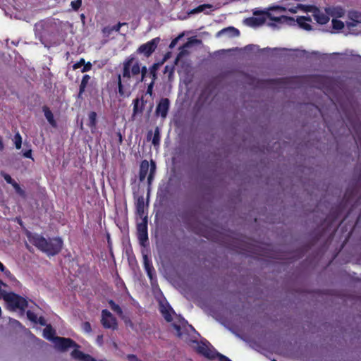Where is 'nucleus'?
Masks as SVG:
<instances>
[{
    "label": "nucleus",
    "instance_id": "22",
    "mask_svg": "<svg viewBox=\"0 0 361 361\" xmlns=\"http://www.w3.org/2000/svg\"><path fill=\"white\" fill-rule=\"evenodd\" d=\"M42 111H43L44 116H45L46 119L47 120V121L49 122V123L52 127H56V125H57L56 121L54 119V114L51 112V111L50 110V109L47 106H44L42 107Z\"/></svg>",
    "mask_w": 361,
    "mask_h": 361
},
{
    "label": "nucleus",
    "instance_id": "40",
    "mask_svg": "<svg viewBox=\"0 0 361 361\" xmlns=\"http://www.w3.org/2000/svg\"><path fill=\"white\" fill-rule=\"evenodd\" d=\"M126 25H127L126 23H120L119 22L116 25H114L111 28H110L109 32H110V31L119 32L121 27Z\"/></svg>",
    "mask_w": 361,
    "mask_h": 361
},
{
    "label": "nucleus",
    "instance_id": "15",
    "mask_svg": "<svg viewBox=\"0 0 361 361\" xmlns=\"http://www.w3.org/2000/svg\"><path fill=\"white\" fill-rule=\"evenodd\" d=\"M159 310L166 322H171L173 320L172 314H175V312L169 303H166V305L161 304Z\"/></svg>",
    "mask_w": 361,
    "mask_h": 361
},
{
    "label": "nucleus",
    "instance_id": "28",
    "mask_svg": "<svg viewBox=\"0 0 361 361\" xmlns=\"http://www.w3.org/2000/svg\"><path fill=\"white\" fill-rule=\"evenodd\" d=\"M144 265H145V269L147 271V276H149V278L150 279H152L153 273L154 272V267H153L152 263H150L148 261L147 256L145 257Z\"/></svg>",
    "mask_w": 361,
    "mask_h": 361
},
{
    "label": "nucleus",
    "instance_id": "9",
    "mask_svg": "<svg viewBox=\"0 0 361 361\" xmlns=\"http://www.w3.org/2000/svg\"><path fill=\"white\" fill-rule=\"evenodd\" d=\"M137 238L141 245L145 246L148 241L147 219L145 217L137 226Z\"/></svg>",
    "mask_w": 361,
    "mask_h": 361
},
{
    "label": "nucleus",
    "instance_id": "53",
    "mask_svg": "<svg viewBox=\"0 0 361 361\" xmlns=\"http://www.w3.org/2000/svg\"><path fill=\"white\" fill-rule=\"evenodd\" d=\"M354 139L355 140V142L357 145H361V141H360V137L358 135H356V136L354 137Z\"/></svg>",
    "mask_w": 361,
    "mask_h": 361
},
{
    "label": "nucleus",
    "instance_id": "27",
    "mask_svg": "<svg viewBox=\"0 0 361 361\" xmlns=\"http://www.w3.org/2000/svg\"><path fill=\"white\" fill-rule=\"evenodd\" d=\"M156 169H157L156 163H155V161L152 160L150 162L149 169V173L147 177V183H148L149 186L152 184V182L154 179Z\"/></svg>",
    "mask_w": 361,
    "mask_h": 361
},
{
    "label": "nucleus",
    "instance_id": "64",
    "mask_svg": "<svg viewBox=\"0 0 361 361\" xmlns=\"http://www.w3.org/2000/svg\"><path fill=\"white\" fill-rule=\"evenodd\" d=\"M308 106L312 107V108H314V109H317V106H314V104H309Z\"/></svg>",
    "mask_w": 361,
    "mask_h": 361
},
{
    "label": "nucleus",
    "instance_id": "61",
    "mask_svg": "<svg viewBox=\"0 0 361 361\" xmlns=\"http://www.w3.org/2000/svg\"><path fill=\"white\" fill-rule=\"evenodd\" d=\"M352 210V208L350 209V211L347 213V215L345 216V218L343 219V221L340 223V225L342 224V222L345 220V219L350 214V212Z\"/></svg>",
    "mask_w": 361,
    "mask_h": 361
},
{
    "label": "nucleus",
    "instance_id": "63",
    "mask_svg": "<svg viewBox=\"0 0 361 361\" xmlns=\"http://www.w3.org/2000/svg\"><path fill=\"white\" fill-rule=\"evenodd\" d=\"M360 219V214H359L358 216L357 217V219H356V221H355V224H357L358 223Z\"/></svg>",
    "mask_w": 361,
    "mask_h": 361
},
{
    "label": "nucleus",
    "instance_id": "19",
    "mask_svg": "<svg viewBox=\"0 0 361 361\" xmlns=\"http://www.w3.org/2000/svg\"><path fill=\"white\" fill-rule=\"evenodd\" d=\"M149 164L148 161H147V160L142 161L140 163V170H139V180L140 182H143L145 180L147 173L149 171Z\"/></svg>",
    "mask_w": 361,
    "mask_h": 361
},
{
    "label": "nucleus",
    "instance_id": "31",
    "mask_svg": "<svg viewBox=\"0 0 361 361\" xmlns=\"http://www.w3.org/2000/svg\"><path fill=\"white\" fill-rule=\"evenodd\" d=\"M109 305H110L111 309L119 316H121L123 314V310L121 307L118 304H116L113 300H110L109 301Z\"/></svg>",
    "mask_w": 361,
    "mask_h": 361
},
{
    "label": "nucleus",
    "instance_id": "62",
    "mask_svg": "<svg viewBox=\"0 0 361 361\" xmlns=\"http://www.w3.org/2000/svg\"><path fill=\"white\" fill-rule=\"evenodd\" d=\"M252 48V45H247L245 47V50H250Z\"/></svg>",
    "mask_w": 361,
    "mask_h": 361
},
{
    "label": "nucleus",
    "instance_id": "2",
    "mask_svg": "<svg viewBox=\"0 0 361 361\" xmlns=\"http://www.w3.org/2000/svg\"><path fill=\"white\" fill-rule=\"evenodd\" d=\"M355 195V189L348 187L344 194L341 202L331 207L329 213L326 216L324 221L322 223V231L314 238V240H318L326 231H330L334 224L338 220L343 212L350 204Z\"/></svg>",
    "mask_w": 361,
    "mask_h": 361
},
{
    "label": "nucleus",
    "instance_id": "46",
    "mask_svg": "<svg viewBox=\"0 0 361 361\" xmlns=\"http://www.w3.org/2000/svg\"><path fill=\"white\" fill-rule=\"evenodd\" d=\"M1 271L3 272L4 274L8 279H14L13 275L11 274V272L8 269L6 268V267H4V270Z\"/></svg>",
    "mask_w": 361,
    "mask_h": 361
},
{
    "label": "nucleus",
    "instance_id": "6",
    "mask_svg": "<svg viewBox=\"0 0 361 361\" xmlns=\"http://www.w3.org/2000/svg\"><path fill=\"white\" fill-rule=\"evenodd\" d=\"M161 39L155 37L141 44L136 50L135 54H142L145 57L149 58L157 49Z\"/></svg>",
    "mask_w": 361,
    "mask_h": 361
},
{
    "label": "nucleus",
    "instance_id": "33",
    "mask_svg": "<svg viewBox=\"0 0 361 361\" xmlns=\"http://www.w3.org/2000/svg\"><path fill=\"white\" fill-rule=\"evenodd\" d=\"M87 354H85L83 352L78 350V349H74L72 353H71V355L73 358L76 359V360H81L85 357V356Z\"/></svg>",
    "mask_w": 361,
    "mask_h": 361
},
{
    "label": "nucleus",
    "instance_id": "57",
    "mask_svg": "<svg viewBox=\"0 0 361 361\" xmlns=\"http://www.w3.org/2000/svg\"><path fill=\"white\" fill-rule=\"evenodd\" d=\"M273 9H279V10H281V11H285L286 10L285 8L281 7V6H276Z\"/></svg>",
    "mask_w": 361,
    "mask_h": 361
},
{
    "label": "nucleus",
    "instance_id": "39",
    "mask_svg": "<svg viewBox=\"0 0 361 361\" xmlns=\"http://www.w3.org/2000/svg\"><path fill=\"white\" fill-rule=\"evenodd\" d=\"M13 187V188L15 189L16 192L20 195V196H24L25 195V191L20 188V185L16 182L14 184H13L12 185Z\"/></svg>",
    "mask_w": 361,
    "mask_h": 361
},
{
    "label": "nucleus",
    "instance_id": "56",
    "mask_svg": "<svg viewBox=\"0 0 361 361\" xmlns=\"http://www.w3.org/2000/svg\"><path fill=\"white\" fill-rule=\"evenodd\" d=\"M4 145L1 137H0V150L4 149Z\"/></svg>",
    "mask_w": 361,
    "mask_h": 361
},
{
    "label": "nucleus",
    "instance_id": "37",
    "mask_svg": "<svg viewBox=\"0 0 361 361\" xmlns=\"http://www.w3.org/2000/svg\"><path fill=\"white\" fill-rule=\"evenodd\" d=\"M26 314L29 320L35 324L37 323V316L35 312H32L31 310H27Z\"/></svg>",
    "mask_w": 361,
    "mask_h": 361
},
{
    "label": "nucleus",
    "instance_id": "49",
    "mask_svg": "<svg viewBox=\"0 0 361 361\" xmlns=\"http://www.w3.org/2000/svg\"><path fill=\"white\" fill-rule=\"evenodd\" d=\"M164 73H166L168 72L170 73V74L173 73V66H170L169 65H166L164 68Z\"/></svg>",
    "mask_w": 361,
    "mask_h": 361
},
{
    "label": "nucleus",
    "instance_id": "32",
    "mask_svg": "<svg viewBox=\"0 0 361 361\" xmlns=\"http://www.w3.org/2000/svg\"><path fill=\"white\" fill-rule=\"evenodd\" d=\"M212 7V5L209 4H202V5L198 6L195 8L192 9L190 12V13L195 14V13H200V12L204 11L205 8H210Z\"/></svg>",
    "mask_w": 361,
    "mask_h": 361
},
{
    "label": "nucleus",
    "instance_id": "5",
    "mask_svg": "<svg viewBox=\"0 0 361 361\" xmlns=\"http://www.w3.org/2000/svg\"><path fill=\"white\" fill-rule=\"evenodd\" d=\"M192 343L196 344L195 346H194L196 352L209 359V360H214L216 357V350L214 348V347L210 344L209 341L207 340L197 341L196 340H191L190 341Z\"/></svg>",
    "mask_w": 361,
    "mask_h": 361
},
{
    "label": "nucleus",
    "instance_id": "3",
    "mask_svg": "<svg viewBox=\"0 0 361 361\" xmlns=\"http://www.w3.org/2000/svg\"><path fill=\"white\" fill-rule=\"evenodd\" d=\"M27 238L30 243L48 255L54 256L59 253L63 247V240L60 238L47 240L38 234L29 233Z\"/></svg>",
    "mask_w": 361,
    "mask_h": 361
},
{
    "label": "nucleus",
    "instance_id": "20",
    "mask_svg": "<svg viewBox=\"0 0 361 361\" xmlns=\"http://www.w3.org/2000/svg\"><path fill=\"white\" fill-rule=\"evenodd\" d=\"M223 35H227L229 37H237L239 36L240 31L233 27H228L219 31L216 33V37H219Z\"/></svg>",
    "mask_w": 361,
    "mask_h": 361
},
{
    "label": "nucleus",
    "instance_id": "21",
    "mask_svg": "<svg viewBox=\"0 0 361 361\" xmlns=\"http://www.w3.org/2000/svg\"><path fill=\"white\" fill-rule=\"evenodd\" d=\"M97 114L95 111H90L88 114L87 126L90 128L91 133H94L97 130Z\"/></svg>",
    "mask_w": 361,
    "mask_h": 361
},
{
    "label": "nucleus",
    "instance_id": "18",
    "mask_svg": "<svg viewBox=\"0 0 361 361\" xmlns=\"http://www.w3.org/2000/svg\"><path fill=\"white\" fill-rule=\"evenodd\" d=\"M349 18L351 21L347 23L349 28L355 27L358 23H361V13L357 11H352L349 13Z\"/></svg>",
    "mask_w": 361,
    "mask_h": 361
},
{
    "label": "nucleus",
    "instance_id": "29",
    "mask_svg": "<svg viewBox=\"0 0 361 361\" xmlns=\"http://www.w3.org/2000/svg\"><path fill=\"white\" fill-rule=\"evenodd\" d=\"M44 336L48 340H53L54 341L55 331L51 325H48L43 331Z\"/></svg>",
    "mask_w": 361,
    "mask_h": 361
},
{
    "label": "nucleus",
    "instance_id": "42",
    "mask_svg": "<svg viewBox=\"0 0 361 361\" xmlns=\"http://www.w3.org/2000/svg\"><path fill=\"white\" fill-rule=\"evenodd\" d=\"M85 59L83 58H81L78 62L73 65V69L76 70L80 68L83 64H85Z\"/></svg>",
    "mask_w": 361,
    "mask_h": 361
},
{
    "label": "nucleus",
    "instance_id": "13",
    "mask_svg": "<svg viewBox=\"0 0 361 361\" xmlns=\"http://www.w3.org/2000/svg\"><path fill=\"white\" fill-rule=\"evenodd\" d=\"M170 101L168 98H161L157 104L155 114L157 116L166 118L169 110Z\"/></svg>",
    "mask_w": 361,
    "mask_h": 361
},
{
    "label": "nucleus",
    "instance_id": "1",
    "mask_svg": "<svg viewBox=\"0 0 361 361\" xmlns=\"http://www.w3.org/2000/svg\"><path fill=\"white\" fill-rule=\"evenodd\" d=\"M149 70L144 66L140 67L139 61L136 59L135 54H133L128 56L123 63V69L121 74L118 75V92L119 96L128 97L130 92L126 90V85L129 87V84H126L128 80L132 77H135L141 74L139 82H144L147 76Z\"/></svg>",
    "mask_w": 361,
    "mask_h": 361
},
{
    "label": "nucleus",
    "instance_id": "4",
    "mask_svg": "<svg viewBox=\"0 0 361 361\" xmlns=\"http://www.w3.org/2000/svg\"><path fill=\"white\" fill-rule=\"evenodd\" d=\"M4 300L13 310L19 309L22 312H24L28 306L27 300L25 298L13 292L4 294Z\"/></svg>",
    "mask_w": 361,
    "mask_h": 361
},
{
    "label": "nucleus",
    "instance_id": "34",
    "mask_svg": "<svg viewBox=\"0 0 361 361\" xmlns=\"http://www.w3.org/2000/svg\"><path fill=\"white\" fill-rule=\"evenodd\" d=\"M13 140L16 148L20 149L22 146V137L18 132L15 134Z\"/></svg>",
    "mask_w": 361,
    "mask_h": 361
},
{
    "label": "nucleus",
    "instance_id": "50",
    "mask_svg": "<svg viewBox=\"0 0 361 361\" xmlns=\"http://www.w3.org/2000/svg\"><path fill=\"white\" fill-rule=\"evenodd\" d=\"M37 324H39L42 326H44V325H46V320L43 317H39V318L37 317Z\"/></svg>",
    "mask_w": 361,
    "mask_h": 361
},
{
    "label": "nucleus",
    "instance_id": "45",
    "mask_svg": "<svg viewBox=\"0 0 361 361\" xmlns=\"http://www.w3.org/2000/svg\"><path fill=\"white\" fill-rule=\"evenodd\" d=\"M344 15V11L341 8H336L332 16H336L337 17H341Z\"/></svg>",
    "mask_w": 361,
    "mask_h": 361
},
{
    "label": "nucleus",
    "instance_id": "23",
    "mask_svg": "<svg viewBox=\"0 0 361 361\" xmlns=\"http://www.w3.org/2000/svg\"><path fill=\"white\" fill-rule=\"evenodd\" d=\"M306 21L311 22V18L310 16H300L297 18V23L300 27L305 30H311L312 26L309 23H306Z\"/></svg>",
    "mask_w": 361,
    "mask_h": 361
},
{
    "label": "nucleus",
    "instance_id": "36",
    "mask_svg": "<svg viewBox=\"0 0 361 361\" xmlns=\"http://www.w3.org/2000/svg\"><path fill=\"white\" fill-rule=\"evenodd\" d=\"M1 176L4 178L7 183L11 184V185H13V184H14L16 182L11 178V176L9 174L4 171L1 172Z\"/></svg>",
    "mask_w": 361,
    "mask_h": 361
},
{
    "label": "nucleus",
    "instance_id": "47",
    "mask_svg": "<svg viewBox=\"0 0 361 361\" xmlns=\"http://www.w3.org/2000/svg\"><path fill=\"white\" fill-rule=\"evenodd\" d=\"M32 151L31 149H30L25 151L23 153V156L25 158H29V159H32V160H34V159L32 158Z\"/></svg>",
    "mask_w": 361,
    "mask_h": 361
},
{
    "label": "nucleus",
    "instance_id": "43",
    "mask_svg": "<svg viewBox=\"0 0 361 361\" xmlns=\"http://www.w3.org/2000/svg\"><path fill=\"white\" fill-rule=\"evenodd\" d=\"M82 329L87 333H90L92 331L90 323L89 322H84L82 324Z\"/></svg>",
    "mask_w": 361,
    "mask_h": 361
},
{
    "label": "nucleus",
    "instance_id": "35",
    "mask_svg": "<svg viewBox=\"0 0 361 361\" xmlns=\"http://www.w3.org/2000/svg\"><path fill=\"white\" fill-rule=\"evenodd\" d=\"M333 28L337 30H342L344 27V23L343 21L338 19L332 20Z\"/></svg>",
    "mask_w": 361,
    "mask_h": 361
},
{
    "label": "nucleus",
    "instance_id": "8",
    "mask_svg": "<svg viewBox=\"0 0 361 361\" xmlns=\"http://www.w3.org/2000/svg\"><path fill=\"white\" fill-rule=\"evenodd\" d=\"M101 323L105 329L116 330L118 328L116 318L106 309L102 311Z\"/></svg>",
    "mask_w": 361,
    "mask_h": 361
},
{
    "label": "nucleus",
    "instance_id": "11",
    "mask_svg": "<svg viewBox=\"0 0 361 361\" xmlns=\"http://www.w3.org/2000/svg\"><path fill=\"white\" fill-rule=\"evenodd\" d=\"M172 326L176 331V336L178 338H183L185 331H188V329H190L192 331H195L193 326L188 324V322L183 318H178V321L173 322Z\"/></svg>",
    "mask_w": 361,
    "mask_h": 361
},
{
    "label": "nucleus",
    "instance_id": "30",
    "mask_svg": "<svg viewBox=\"0 0 361 361\" xmlns=\"http://www.w3.org/2000/svg\"><path fill=\"white\" fill-rule=\"evenodd\" d=\"M160 139H161L160 130H159V127H156L154 129V136H153L152 141V145L154 147L159 146L160 144Z\"/></svg>",
    "mask_w": 361,
    "mask_h": 361
},
{
    "label": "nucleus",
    "instance_id": "26",
    "mask_svg": "<svg viewBox=\"0 0 361 361\" xmlns=\"http://www.w3.org/2000/svg\"><path fill=\"white\" fill-rule=\"evenodd\" d=\"M136 210L137 214L140 216H142L144 214V209H145V200L144 197L142 196H140L137 198L136 203Z\"/></svg>",
    "mask_w": 361,
    "mask_h": 361
},
{
    "label": "nucleus",
    "instance_id": "10",
    "mask_svg": "<svg viewBox=\"0 0 361 361\" xmlns=\"http://www.w3.org/2000/svg\"><path fill=\"white\" fill-rule=\"evenodd\" d=\"M54 344L56 347L61 351L67 350L70 348L79 345L71 338L56 336L54 338Z\"/></svg>",
    "mask_w": 361,
    "mask_h": 361
},
{
    "label": "nucleus",
    "instance_id": "48",
    "mask_svg": "<svg viewBox=\"0 0 361 361\" xmlns=\"http://www.w3.org/2000/svg\"><path fill=\"white\" fill-rule=\"evenodd\" d=\"M124 322L126 324V326H130V328L133 329L134 327V324L133 322L131 321V319L130 318H126L124 319Z\"/></svg>",
    "mask_w": 361,
    "mask_h": 361
},
{
    "label": "nucleus",
    "instance_id": "16",
    "mask_svg": "<svg viewBox=\"0 0 361 361\" xmlns=\"http://www.w3.org/2000/svg\"><path fill=\"white\" fill-rule=\"evenodd\" d=\"M314 20L321 25L326 24L329 20V17L322 12L317 7L312 13Z\"/></svg>",
    "mask_w": 361,
    "mask_h": 361
},
{
    "label": "nucleus",
    "instance_id": "52",
    "mask_svg": "<svg viewBox=\"0 0 361 361\" xmlns=\"http://www.w3.org/2000/svg\"><path fill=\"white\" fill-rule=\"evenodd\" d=\"M82 361H97L94 358H93L90 355L87 354L85 357L82 360Z\"/></svg>",
    "mask_w": 361,
    "mask_h": 361
},
{
    "label": "nucleus",
    "instance_id": "60",
    "mask_svg": "<svg viewBox=\"0 0 361 361\" xmlns=\"http://www.w3.org/2000/svg\"><path fill=\"white\" fill-rule=\"evenodd\" d=\"M5 266L0 262V271L4 270Z\"/></svg>",
    "mask_w": 361,
    "mask_h": 361
},
{
    "label": "nucleus",
    "instance_id": "54",
    "mask_svg": "<svg viewBox=\"0 0 361 361\" xmlns=\"http://www.w3.org/2000/svg\"><path fill=\"white\" fill-rule=\"evenodd\" d=\"M80 19H81V21H82V24H85V14L84 13L80 14Z\"/></svg>",
    "mask_w": 361,
    "mask_h": 361
},
{
    "label": "nucleus",
    "instance_id": "14",
    "mask_svg": "<svg viewBox=\"0 0 361 361\" xmlns=\"http://www.w3.org/2000/svg\"><path fill=\"white\" fill-rule=\"evenodd\" d=\"M257 17H250L245 19V23L250 27H258L266 22L265 15H258Z\"/></svg>",
    "mask_w": 361,
    "mask_h": 361
},
{
    "label": "nucleus",
    "instance_id": "41",
    "mask_svg": "<svg viewBox=\"0 0 361 361\" xmlns=\"http://www.w3.org/2000/svg\"><path fill=\"white\" fill-rule=\"evenodd\" d=\"M82 66H83V68L81 70L82 73H85V72L90 71L92 67V65L90 61H88L87 63L85 62V64H83Z\"/></svg>",
    "mask_w": 361,
    "mask_h": 361
},
{
    "label": "nucleus",
    "instance_id": "58",
    "mask_svg": "<svg viewBox=\"0 0 361 361\" xmlns=\"http://www.w3.org/2000/svg\"><path fill=\"white\" fill-rule=\"evenodd\" d=\"M118 139H119V142L121 143L123 138H122V135H121V133H118Z\"/></svg>",
    "mask_w": 361,
    "mask_h": 361
},
{
    "label": "nucleus",
    "instance_id": "38",
    "mask_svg": "<svg viewBox=\"0 0 361 361\" xmlns=\"http://www.w3.org/2000/svg\"><path fill=\"white\" fill-rule=\"evenodd\" d=\"M71 6L72 7V8L74 10V11H78L80 6H82V0H75V1H72L71 3Z\"/></svg>",
    "mask_w": 361,
    "mask_h": 361
},
{
    "label": "nucleus",
    "instance_id": "55",
    "mask_svg": "<svg viewBox=\"0 0 361 361\" xmlns=\"http://www.w3.org/2000/svg\"><path fill=\"white\" fill-rule=\"evenodd\" d=\"M6 293H7L5 292L4 290H3L2 288H0V298H2L4 299V295Z\"/></svg>",
    "mask_w": 361,
    "mask_h": 361
},
{
    "label": "nucleus",
    "instance_id": "51",
    "mask_svg": "<svg viewBox=\"0 0 361 361\" xmlns=\"http://www.w3.org/2000/svg\"><path fill=\"white\" fill-rule=\"evenodd\" d=\"M180 37V36H179V37H176V38L173 39L171 42L170 45H169V47H170V48H171V49H172V48H173V47L176 46V44H177V42H178V39H179Z\"/></svg>",
    "mask_w": 361,
    "mask_h": 361
},
{
    "label": "nucleus",
    "instance_id": "12",
    "mask_svg": "<svg viewBox=\"0 0 361 361\" xmlns=\"http://www.w3.org/2000/svg\"><path fill=\"white\" fill-rule=\"evenodd\" d=\"M147 103V100L145 99L143 95L140 98L137 97L133 101V114L132 118L134 120L137 116L142 115L145 109V106Z\"/></svg>",
    "mask_w": 361,
    "mask_h": 361
},
{
    "label": "nucleus",
    "instance_id": "44",
    "mask_svg": "<svg viewBox=\"0 0 361 361\" xmlns=\"http://www.w3.org/2000/svg\"><path fill=\"white\" fill-rule=\"evenodd\" d=\"M154 82H155V81L152 80L151 82L148 85L147 91H146L147 94H149V95L152 94Z\"/></svg>",
    "mask_w": 361,
    "mask_h": 361
},
{
    "label": "nucleus",
    "instance_id": "24",
    "mask_svg": "<svg viewBox=\"0 0 361 361\" xmlns=\"http://www.w3.org/2000/svg\"><path fill=\"white\" fill-rule=\"evenodd\" d=\"M90 80V76L89 75H84L82 78V80L79 87V92L78 94V98H82V94L85 91V88Z\"/></svg>",
    "mask_w": 361,
    "mask_h": 361
},
{
    "label": "nucleus",
    "instance_id": "59",
    "mask_svg": "<svg viewBox=\"0 0 361 361\" xmlns=\"http://www.w3.org/2000/svg\"><path fill=\"white\" fill-rule=\"evenodd\" d=\"M2 286H7L6 283H4L1 279H0V288H1Z\"/></svg>",
    "mask_w": 361,
    "mask_h": 361
},
{
    "label": "nucleus",
    "instance_id": "7",
    "mask_svg": "<svg viewBox=\"0 0 361 361\" xmlns=\"http://www.w3.org/2000/svg\"><path fill=\"white\" fill-rule=\"evenodd\" d=\"M253 14L255 16L258 15H265L266 19L269 18L271 20L279 23V24H286V25H294L295 24V19L292 17L286 16H274L269 11H260L255 9L253 11Z\"/></svg>",
    "mask_w": 361,
    "mask_h": 361
},
{
    "label": "nucleus",
    "instance_id": "25",
    "mask_svg": "<svg viewBox=\"0 0 361 361\" xmlns=\"http://www.w3.org/2000/svg\"><path fill=\"white\" fill-rule=\"evenodd\" d=\"M316 7L317 6H315L314 5H304V4H298L294 8H290V11L292 13H296L297 10L299 9L304 12L313 13L314 9H316Z\"/></svg>",
    "mask_w": 361,
    "mask_h": 361
},
{
    "label": "nucleus",
    "instance_id": "17",
    "mask_svg": "<svg viewBox=\"0 0 361 361\" xmlns=\"http://www.w3.org/2000/svg\"><path fill=\"white\" fill-rule=\"evenodd\" d=\"M166 59V58L165 57L161 61L154 63L149 68V76L151 77L152 81H156V80L157 79V71L164 64Z\"/></svg>",
    "mask_w": 361,
    "mask_h": 361
}]
</instances>
